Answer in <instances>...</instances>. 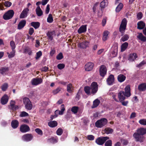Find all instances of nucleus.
Masks as SVG:
<instances>
[{"label": "nucleus", "mask_w": 146, "mask_h": 146, "mask_svg": "<svg viewBox=\"0 0 146 146\" xmlns=\"http://www.w3.org/2000/svg\"><path fill=\"white\" fill-rule=\"evenodd\" d=\"M107 122V119L103 118L98 120L95 123V125L97 127L101 128L106 125Z\"/></svg>", "instance_id": "obj_1"}, {"label": "nucleus", "mask_w": 146, "mask_h": 146, "mask_svg": "<svg viewBox=\"0 0 146 146\" xmlns=\"http://www.w3.org/2000/svg\"><path fill=\"white\" fill-rule=\"evenodd\" d=\"M23 101L26 109L30 110L32 109L33 106L29 98L25 97L23 98Z\"/></svg>", "instance_id": "obj_2"}, {"label": "nucleus", "mask_w": 146, "mask_h": 146, "mask_svg": "<svg viewBox=\"0 0 146 146\" xmlns=\"http://www.w3.org/2000/svg\"><path fill=\"white\" fill-rule=\"evenodd\" d=\"M14 14V12L13 10H9L3 15V18L6 20L10 19L12 18Z\"/></svg>", "instance_id": "obj_3"}, {"label": "nucleus", "mask_w": 146, "mask_h": 146, "mask_svg": "<svg viewBox=\"0 0 146 146\" xmlns=\"http://www.w3.org/2000/svg\"><path fill=\"white\" fill-rule=\"evenodd\" d=\"M127 24V20L125 18H124L121 21L119 28V31L121 33H123L125 32Z\"/></svg>", "instance_id": "obj_4"}, {"label": "nucleus", "mask_w": 146, "mask_h": 146, "mask_svg": "<svg viewBox=\"0 0 146 146\" xmlns=\"http://www.w3.org/2000/svg\"><path fill=\"white\" fill-rule=\"evenodd\" d=\"M109 139V137H99L96 139L95 142L98 145H102Z\"/></svg>", "instance_id": "obj_5"}, {"label": "nucleus", "mask_w": 146, "mask_h": 146, "mask_svg": "<svg viewBox=\"0 0 146 146\" xmlns=\"http://www.w3.org/2000/svg\"><path fill=\"white\" fill-rule=\"evenodd\" d=\"M133 137L135 139V141H137L142 142L143 141L144 137L143 135L138 134L137 132L134 133Z\"/></svg>", "instance_id": "obj_6"}, {"label": "nucleus", "mask_w": 146, "mask_h": 146, "mask_svg": "<svg viewBox=\"0 0 146 146\" xmlns=\"http://www.w3.org/2000/svg\"><path fill=\"white\" fill-rule=\"evenodd\" d=\"M111 50L112 57L116 56L117 54L118 51L117 44V43H115L111 47Z\"/></svg>", "instance_id": "obj_7"}, {"label": "nucleus", "mask_w": 146, "mask_h": 146, "mask_svg": "<svg viewBox=\"0 0 146 146\" xmlns=\"http://www.w3.org/2000/svg\"><path fill=\"white\" fill-rule=\"evenodd\" d=\"M42 82V79L40 78H34L31 81L33 85L36 86L41 84Z\"/></svg>", "instance_id": "obj_8"}, {"label": "nucleus", "mask_w": 146, "mask_h": 146, "mask_svg": "<svg viewBox=\"0 0 146 146\" xmlns=\"http://www.w3.org/2000/svg\"><path fill=\"white\" fill-rule=\"evenodd\" d=\"M91 89L92 92L93 94L96 93L98 90V85L97 83L95 82H93L91 84Z\"/></svg>", "instance_id": "obj_9"}, {"label": "nucleus", "mask_w": 146, "mask_h": 146, "mask_svg": "<svg viewBox=\"0 0 146 146\" xmlns=\"http://www.w3.org/2000/svg\"><path fill=\"white\" fill-rule=\"evenodd\" d=\"M33 138L32 135L31 134H27L23 135L22 137V140L26 141H31Z\"/></svg>", "instance_id": "obj_10"}, {"label": "nucleus", "mask_w": 146, "mask_h": 146, "mask_svg": "<svg viewBox=\"0 0 146 146\" xmlns=\"http://www.w3.org/2000/svg\"><path fill=\"white\" fill-rule=\"evenodd\" d=\"M71 111L73 113L75 114L77 113L79 114L81 113L82 111V110L81 109L76 106L72 107L71 109Z\"/></svg>", "instance_id": "obj_11"}, {"label": "nucleus", "mask_w": 146, "mask_h": 146, "mask_svg": "<svg viewBox=\"0 0 146 146\" xmlns=\"http://www.w3.org/2000/svg\"><path fill=\"white\" fill-rule=\"evenodd\" d=\"M29 9L26 8H25L22 12L20 15V18L21 19L25 18L27 17L28 15Z\"/></svg>", "instance_id": "obj_12"}, {"label": "nucleus", "mask_w": 146, "mask_h": 146, "mask_svg": "<svg viewBox=\"0 0 146 146\" xmlns=\"http://www.w3.org/2000/svg\"><path fill=\"white\" fill-rule=\"evenodd\" d=\"M107 69L106 66L104 65H102L100 68V75L104 77L106 74Z\"/></svg>", "instance_id": "obj_13"}, {"label": "nucleus", "mask_w": 146, "mask_h": 146, "mask_svg": "<svg viewBox=\"0 0 146 146\" xmlns=\"http://www.w3.org/2000/svg\"><path fill=\"white\" fill-rule=\"evenodd\" d=\"M9 68L8 67H3L0 68V74L3 75L8 74Z\"/></svg>", "instance_id": "obj_14"}, {"label": "nucleus", "mask_w": 146, "mask_h": 146, "mask_svg": "<svg viewBox=\"0 0 146 146\" xmlns=\"http://www.w3.org/2000/svg\"><path fill=\"white\" fill-rule=\"evenodd\" d=\"M126 95L124 92L120 91L118 94V97L120 102H122L125 99Z\"/></svg>", "instance_id": "obj_15"}, {"label": "nucleus", "mask_w": 146, "mask_h": 146, "mask_svg": "<svg viewBox=\"0 0 146 146\" xmlns=\"http://www.w3.org/2000/svg\"><path fill=\"white\" fill-rule=\"evenodd\" d=\"M20 130L22 133H25L30 130V128L28 126L26 125H23L20 127Z\"/></svg>", "instance_id": "obj_16"}, {"label": "nucleus", "mask_w": 146, "mask_h": 146, "mask_svg": "<svg viewBox=\"0 0 146 146\" xmlns=\"http://www.w3.org/2000/svg\"><path fill=\"white\" fill-rule=\"evenodd\" d=\"M94 64L92 62H88L85 66V70L86 71H89L91 70L93 68Z\"/></svg>", "instance_id": "obj_17"}, {"label": "nucleus", "mask_w": 146, "mask_h": 146, "mask_svg": "<svg viewBox=\"0 0 146 146\" xmlns=\"http://www.w3.org/2000/svg\"><path fill=\"white\" fill-rule=\"evenodd\" d=\"M9 100V97L7 94L4 95L3 96L1 100V103L3 105L7 104Z\"/></svg>", "instance_id": "obj_18"}, {"label": "nucleus", "mask_w": 146, "mask_h": 146, "mask_svg": "<svg viewBox=\"0 0 146 146\" xmlns=\"http://www.w3.org/2000/svg\"><path fill=\"white\" fill-rule=\"evenodd\" d=\"M89 42L85 41L79 43L78 44V46L82 48H86L89 46Z\"/></svg>", "instance_id": "obj_19"}, {"label": "nucleus", "mask_w": 146, "mask_h": 146, "mask_svg": "<svg viewBox=\"0 0 146 146\" xmlns=\"http://www.w3.org/2000/svg\"><path fill=\"white\" fill-rule=\"evenodd\" d=\"M65 108L64 104H62L61 106L60 110H56L55 112V114H58L60 115H62L64 113V111L65 110Z\"/></svg>", "instance_id": "obj_20"}, {"label": "nucleus", "mask_w": 146, "mask_h": 146, "mask_svg": "<svg viewBox=\"0 0 146 146\" xmlns=\"http://www.w3.org/2000/svg\"><path fill=\"white\" fill-rule=\"evenodd\" d=\"M107 81L108 85H112L114 82V76L113 75H110L108 78Z\"/></svg>", "instance_id": "obj_21"}, {"label": "nucleus", "mask_w": 146, "mask_h": 146, "mask_svg": "<svg viewBox=\"0 0 146 146\" xmlns=\"http://www.w3.org/2000/svg\"><path fill=\"white\" fill-rule=\"evenodd\" d=\"M26 23V21L25 20H22L20 21L18 25V29L19 30L22 29L25 26Z\"/></svg>", "instance_id": "obj_22"}, {"label": "nucleus", "mask_w": 146, "mask_h": 146, "mask_svg": "<svg viewBox=\"0 0 146 146\" xmlns=\"http://www.w3.org/2000/svg\"><path fill=\"white\" fill-rule=\"evenodd\" d=\"M137 57V56L136 53L130 54H129L128 60L131 61H134Z\"/></svg>", "instance_id": "obj_23"}, {"label": "nucleus", "mask_w": 146, "mask_h": 146, "mask_svg": "<svg viewBox=\"0 0 146 146\" xmlns=\"http://www.w3.org/2000/svg\"><path fill=\"white\" fill-rule=\"evenodd\" d=\"M86 25H82L78 30V32L79 34L85 32L87 30Z\"/></svg>", "instance_id": "obj_24"}, {"label": "nucleus", "mask_w": 146, "mask_h": 146, "mask_svg": "<svg viewBox=\"0 0 146 146\" xmlns=\"http://www.w3.org/2000/svg\"><path fill=\"white\" fill-rule=\"evenodd\" d=\"M138 89L140 92H143L146 90V84L142 83L138 86Z\"/></svg>", "instance_id": "obj_25"}, {"label": "nucleus", "mask_w": 146, "mask_h": 146, "mask_svg": "<svg viewBox=\"0 0 146 146\" xmlns=\"http://www.w3.org/2000/svg\"><path fill=\"white\" fill-rule=\"evenodd\" d=\"M137 133L143 136V135L146 133V129L144 128H140L137 130Z\"/></svg>", "instance_id": "obj_26"}, {"label": "nucleus", "mask_w": 146, "mask_h": 146, "mask_svg": "<svg viewBox=\"0 0 146 146\" xmlns=\"http://www.w3.org/2000/svg\"><path fill=\"white\" fill-rule=\"evenodd\" d=\"M125 94L126 96L129 97L131 96L130 89V86H127L125 88Z\"/></svg>", "instance_id": "obj_27"}, {"label": "nucleus", "mask_w": 146, "mask_h": 146, "mask_svg": "<svg viewBox=\"0 0 146 146\" xmlns=\"http://www.w3.org/2000/svg\"><path fill=\"white\" fill-rule=\"evenodd\" d=\"M137 37L141 41L143 42H145L146 41V37L144 36L142 33H139Z\"/></svg>", "instance_id": "obj_28"}, {"label": "nucleus", "mask_w": 146, "mask_h": 146, "mask_svg": "<svg viewBox=\"0 0 146 146\" xmlns=\"http://www.w3.org/2000/svg\"><path fill=\"white\" fill-rule=\"evenodd\" d=\"M35 11L36 14L38 16H41L43 15V12L40 6H37L36 9Z\"/></svg>", "instance_id": "obj_29"}, {"label": "nucleus", "mask_w": 146, "mask_h": 146, "mask_svg": "<svg viewBox=\"0 0 146 146\" xmlns=\"http://www.w3.org/2000/svg\"><path fill=\"white\" fill-rule=\"evenodd\" d=\"M19 124V122L18 121L16 120H13L11 123L12 127L14 129L17 128Z\"/></svg>", "instance_id": "obj_30"}, {"label": "nucleus", "mask_w": 146, "mask_h": 146, "mask_svg": "<svg viewBox=\"0 0 146 146\" xmlns=\"http://www.w3.org/2000/svg\"><path fill=\"white\" fill-rule=\"evenodd\" d=\"M137 27L138 29H142L145 27V24L143 22L141 21L137 23Z\"/></svg>", "instance_id": "obj_31"}, {"label": "nucleus", "mask_w": 146, "mask_h": 146, "mask_svg": "<svg viewBox=\"0 0 146 146\" xmlns=\"http://www.w3.org/2000/svg\"><path fill=\"white\" fill-rule=\"evenodd\" d=\"M125 79L126 77L123 74H119L117 76L118 80L120 82H123Z\"/></svg>", "instance_id": "obj_32"}, {"label": "nucleus", "mask_w": 146, "mask_h": 146, "mask_svg": "<svg viewBox=\"0 0 146 146\" xmlns=\"http://www.w3.org/2000/svg\"><path fill=\"white\" fill-rule=\"evenodd\" d=\"M109 33V32L107 31H106L104 32L102 37V40L103 41H105L108 39V35Z\"/></svg>", "instance_id": "obj_33"}, {"label": "nucleus", "mask_w": 146, "mask_h": 146, "mask_svg": "<svg viewBox=\"0 0 146 146\" xmlns=\"http://www.w3.org/2000/svg\"><path fill=\"white\" fill-rule=\"evenodd\" d=\"M10 106L11 109L13 110H15L18 108V106L15 105V102L14 101H11L10 103Z\"/></svg>", "instance_id": "obj_34"}, {"label": "nucleus", "mask_w": 146, "mask_h": 146, "mask_svg": "<svg viewBox=\"0 0 146 146\" xmlns=\"http://www.w3.org/2000/svg\"><path fill=\"white\" fill-rule=\"evenodd\" d=\"M58 123L56 121H50L48 123V125L49 126L51 127H54L56 126Z\"/></svg>", "instance_id": "obj_35"}, {"label": "nucleus", "mask_w": 146, "mask_h": 146, "mask_svg": "<svg viewBox=\"0 0 146 146\" xmlns=\"http://www.w3.org/2000/svg\"><path fill=\"white\" fill-rule=\"evenodd\" d=\"M15 50H12V51L10 53L7 52V54L8 55V57L9 58H13L15 56Z\"/></svg>", "instance_id": "obj_36"}, {"label": "nucleus", "mask_w": 146, "mask_h": 146, "mask_svg": "<svg viewBox=\"0 0 146 146\" xmlns=\"http://www.w3.org/2000/svg\"><path fill=\"white\" fill-rule=\"evenodd\" d=\"M67 90L69 93H72L73 90V87L71 84H68L67 86Z\"/></svg>", "instance_id": "obj_37"}, {"label": "nucleus", "mask_w": 146, "mask_h": 146, "mask_svg": "<svg viewBox=\"0 0 146 146\" xmlns=\"http://www.w3.org/2000/svg\"><path fill=\"white\" fill-rule=\"evenodd\" d=\"M55 34V32L53 31H48L47 33V35L49 39L50 40H52L53 39L52 35Z\"/></svg>", "instance_id": "obj_38"}, {"label": "nucleus", "mask_w": 146, "mask_h": 146, "mask_svg": "<svg viewBox=\"0 0 146 146\" xmlns=\"http://www.w3.org/2000/svg\"><path fill=\"white\" fill-rule=\"evenodd\" d=\"M31 24V26L33 27L35 29L38 28L40 25V24L38 22H32Z\"/></svg>", "instance_id": "obj_39"}, {"label": "nucleus", "mask_w": 146, "mask_h": 146, "mask_svg": "<svg viewBox=\"0 0 146 146\" xmlns=\"http://www.w3.org/2000/svg\"><path fill=\"white\" fill-rule=\"evenodd\" d=\"M23 53L25 54L27 53L29 55H31L32 54V51L29 48L27 47L24 49Z\"/></svg>", "instance_id": "obj_40"}, {"label": "nucleus", "mask_w": 146, "mask_h": 146, "mask_svg": "<svg viewBox=\"0 0 146 146\" xmlns=\"http://www.w3.org/2000/svg\"><path fill=\"white\" fill-rule=\"evenodd\" d=\"M100 103V101L98 99H96L94 102L93 106L92 107V108H95L97 107Z\"/></svg>", "instance_id": "obj_41"}, {"label": "nucleus", "mask_w": 146, "mask_h": 146, "mask_svg": "<svg viewBox=\"0 0 146 146\" xmlns=\"http://www.w3.org/2000/svg\"><path fill=\"white\" fill-rule=\"evenodd\" d=\"M108 4L107 0H104L102 1L100 4V7L102 8H104Z\"/></svg>", "instance_id": "obj_42"}, {"label": "nucleus", "mask_w": 146, "mask_h": 146, "mask_svg": "<svg viewBox=\"0 0 146 146\" xmlns=\"http://www.w3.org/2000/svg\"><path fill=\"white\" fill-rule=\"evenodd\" d=\"M128 44V43L125 42L121 46V51L123 52L127 48Z\"/></svg>", "instance_id": "obj_43"}, {"label": "nucleus", "mask_w": 146, "mask_h": 146, "mask_svg": "<svg viewBox=\"0 0 146 146\" xmlns=\"http://www.w3.org/2000/svg\"><path fill=\"white\" fill-rule=\"evenodd\" d=\"M8 85L7 83H4L1 86V89L3 91H5L7 89Z\"/></svg>", "instance_id": "obj_44"}, {"label": "nucleus", "mask_w": 146, "mask_h": 146, "mask_svg": "<svg viewBox=\"0 0 146 146\" xmlns=\"http://www.w3.org/2000/svg\"><path fill=\"white\" fill-rule=\"evenodd\" d=\"M84 90L85 92L88 95H90V91L92 92V90L90 87L86 86L84 88Z\"/></svg>", "instance_id": "obj_45"}, {"label": "nucleus", "mask_w": 146, "mask_h": 146, "mask_svg": "<svg viewBox=\"0 0 146 146\" xmlns=\"http://www.w3.org/2000/svg\"><path fill=\"white\" fill-rule=\"evenodd\" d=\"M123 6V4L121 3H120L116 8V11L117 12H119L122 9Z\"/></svg>", "instance_id": "obj_46"}, {"label": "nucleus", "mask_w": 146, "mask_h": 146, "mask_svg": "<svg viewBox=\"0 0 146 146\" xmlns=\"http://www.w3.org/2000/svg\"><path fill=\"white\" fill-rule=\"evenodd\" d=\"M105 131L107 134H111L113 132V130L110 128H107L105 129Z\"/></svg>", "instance_id": "obj_47"}, {"label": "nucleus", "mask_w": 146, "mask_h": 146, "mask_svg": "<svg viewBox=\"0 0 146 146\" xmlns=\"http://www.w3.org/2000/svg\"><path fill=\"white\" fill-rule=\"evenodd\" d=\"M50 141L52 143H56L58 140V139L56 137H52L49 139Z\"/></svg>", "instance_id": "obj_48"}, {"label": "nucleus", "mask_w": 146, "mask_h": 146, "mask_svg": "<svg viewBox=\"0 0 146 146\" xmlns=\"http://www.w3.org/2000/svg\"><path fill=\"white\" fill-rule=\"evenodd\" d=\"M53 21V18L52 17L51 14H49L48 15V17L47 19V22L48 23H52Z\"/></svg>", "instance_id": "obj_49"}, {"label": "nucleus", "mask_w": 146, "mask_h": 146, "mask_svg": "<svg viewBox=\"0 0 146 146\" xmlns=\"http://www.w3.org/2000/svg\"><path fill=\"white\" fill-rule=\"evenodd\" d=\"M129 38V36L127 35H125L121 38V40L123 42H124L127 40Z\"/></svg>", "instance_id": "obj_50"}, {"label": "nucleus", "mask_w": 146, "mask_h": 146, "mask_svg": "<svg viewBox=\"0 0 146 146\" xmlns=\"http://www.w3.org/2000/svg\"><path fill=\"white\" fill-rule=\"evenodd\" d=\"M139 123L141 125H146V119H142L139 121Z\"/></svg>", "instance_id": "obj_51"}, {"label": "nucleus", "mask_w": 146, "mask_h": 146, "mask_svg": "<svg viewBox=\"0 0 146 146\" xmlns=\"http://www.w3.org/2000/svg\"><path fill=\"white\" fill-rule=\"evenodd\" d=\"M10 45L12 50H15L16 47V46L15 43L12 40L10 41Z\"/></svg>", "instance_id": "obj_52"}, {"label": "nucleus", "mask_w": 146, "mask_h": 146, "mask_svg": "<svg viewBox=\"0 0 146 146\" xmlns=\"http://www.w3.org/2000/svg\"><path fill=\"white\" fill-rule=\"evenodd\" d=\"M61 88L60 87H58L56 89L53 90L52 93L54 94H56L58 93L61 90Z\"/></svg>", "instance_id": "obj_53"}, {"label": "nucleus", "mask_w": 146, "mask_h": 146, "mask_svg": "<svg viewBox=\"0 0 146 146\" xmlns=\"http://www.w3.org/2000/svg\"><path fill=\"white\" fill-rule=\"evenodd\" d=\"M29 116V114L26 112L23 111L21 112L20 114V116L21 117H23L25 116Z\"/></svg>", "instance_id": "obj_54"}, {"label": "nucleus", "mask_w": 146, "mask_h": 146, "mask_svg": "<svg viewBox=\"0 0 146 146\" xmlns=\"http://www.w3.org/2000/svg\"><path fill=\"white\" fill-rule=\"evenodd\" d=\"M63 57V54L62 52H60L56 57V59L58 60H60Z\"/></svg>", "instance_id": "obj_55"}, {"label": "nucleus", "mask_w": 146, "mask_h": 146, "mask_svg": "<svg viewBox=\"0 0 146 146\" xmlns=\"http://www.w3.org/2000/svg\"><path fill=\"white\" fill-rule=\"evenodd\" d=\"M57 134L58 135H61L63 133V130L61 128H59L56 131Z\"/></svg>", "instance_id": "obj_56"}, {"label": "nucleus", "mask_w": 146, "mask_h": 146, "mask_svg": "<svg viewBox=\"0 0 146 146\" xmlns=\"http://www.w3.org/2000/svg\"><path fill=\"white\" fill-rule=\"evenodd\" d=\"M35 131L39 135H42L43 134L42 131L39 128H36L35 129Z\"/></svg>", "instance_id": "obj_57"}, {"label": "nucleus", "mask_w": 146, "mask_h": 146, "mask_svg": "<svg viewBox=\"0 0 146 146\" xmlns=\"http://www.w3.org/2000/svg\"><path fill=\"white\" fill-rule=\"evenodd\" d=\"M105 146H112V141L111 140H109L107 141L105 143Z\"/></svg>", "instance_id": "obj_58"}, {"label": "nucleus", "mask_w": 146, "mask_h": 146, "mask_svg": "<svg viewBox=\"0 0 146 146\" xmlns=\"http://www.w3.org/2000/svg\"><path fill=\"white\" fill-rule=\"evenodd\" d=\"M42 55V53L41 51H39L36 53V56L35 57L36 59H38Z\"/></svg>", "instance_id": "obj_59"}, {"label": "nucleus", "mask_w": 146, "mask_h": 146, "mask_svg": "<svg viewBox=\"0 0 146 146\" xmlns=\"http://www.w3.org/2000/svg\"><path fill=\"white\" fill-rule=\"evenodd\" d=\"M57 67L59 69L61 70L64 68L65 65L63 64H59L58 65Z\"/></svg>", "instance_id": "obj_60"}, {"label": "nucleus", "mask_w": 146, "mask_h": 146, "mask_svg": "<svg viewBox=\"0 0 146 146\" xmlns=\"http://www.w3.org/2000/svg\"><path fill=\"white\" fill-rule=\"evenodd\" d=\"M142 16L143 15L141 12H139L137 15V18L138 19L140 20L142 18Z\"/></svg>", "instance_id": "obj_61"}, {"label": "nucleus", "mask_w": 146, "mask_h": 146, "mask_svg": "<svg viewBox=\"0 0 146 146\" xmlns=\"http://www.w3.org/2000/svg\"><path fill=\"white\" fill-rule=\"evenodd\" d=\"M87 138L89 140L92 141L94 139V137L92 135H89L87 136Z\"/></svg>", "instance_id": "obj_62"}, {"label": "nucleus", "mask_w": 146, "mask_h": 146, "mask_svg": "<svg viewBox=\"0 0 146 146\" xmlns=\"http://www.w3.org/2000/svg\"><path fill=\"white\" fill-rule=\"evenodd\" d=\"M12 4V3L9 1L5 2L4 3V5L7 7H10Z\"/></svg>", "instance_id": "obj_63"}, {"label": "nucleus", "mask_w": 146, "mask_h": 146, "mask_svg": "<svg viewBox=\"0 0 146 146\" xmlns=\"http://www.w3.org/2000/svg\"><path fill=\"white\" fill-rule=\"evenodd\" d=\"M107 19L106 17L104 18L102 20V25L103 26H104L105 25L107 22Z\"/></svg>", "instance_id": "obj_64"}]
</instances>
